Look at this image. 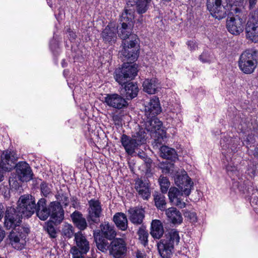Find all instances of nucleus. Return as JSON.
<instances>
[{
    "label": "nucleus",
    "mask_w": 258,
    "mask_h": 258,
    "mask_svg": "<svg viewBox=\"0 0 258 258\" xmlns=\"http://www.w3.org/2000/svg\"><path fill=\"white\" fill-rule=\"evenodd\" d=\"M258 63V51L254 48L245 50L240 55L238 66L244 74H250L256 69Z\"/></svg>",
    "instance_id": "423d86ee"
},
{
    "label": "nucleus",
    "mask_w": 258,
    "mask_h": 258,
    "mask_svg": "<svg viewBox=\"0 0 258 258\" xmlns=\"http://www.w3.org/2000/svg\"><path fill=\"white\" fill-rule=\"evenodd\" d=\"M134 12L133 10L126 9L124 10L120 19V23L123 25L122 31L124 30V27H126V29L128 31H130L131 27H133L134 26Z\"/></svg>",
    "instance_id": "b1692460"
},
{
    "label": "nucleus",
    "mask_w": 258,
    "mask_h": 258,
    "mask_svg": "<svg viewBox=\"0 0 258 258\" xmlns=\"http://www.w3.org/2000/svg\"><path fill=\"white\" fill-rule=\"evenodd\" d=\"M162 122L156 116L154 117L147 116V120L145 122V128L147 131L155 133L157 138L155 139V146L157 147L162 144V141L166 138V132L163 129Z\"/></svg>",
    "instance_id": "1a4fd4ad"
},
{
    "label": "nucleus",
    "mask_w": 258,
    "mask_h": 258,
    "mask_svg": "<svg viewBox=\"0 0 258 258\" xmlns=\"http://www.w3.org/2000/svg\"><path fill=\"white\" fill-rule=\"evenodd\" d=\"M3 167L11 170L16 167V171L19 179L23 182L28 181L32 179V171L26 162H20L16 164L17 157L13 151H6L1 156Z\"/></svg>",
    "instance_id": "f03ea898"
},
{
    "label": "nucleus",
    "mask_w": 258,
    "mask_h": 258,
    "mask_svg": "<svg viewBox=\"0 0 258 258\" xmlns=\"http://www.w3.org/2000/svg\"><path fill=\"white\" fill-rule=\"evenodd\" d=\"M9 195V191L8 193H7V192H6H6H5V196L6 197H7L8 196V195Z\"/></svg>",
    "instance_id": "e2e57ef3"
},
{
    "label": "nucleus",
    "mask_w": 258,
    "mask_h": 258,
    "mask_svg": "<svg viewBox=\"0 0 258 258\" xmlns=\"http://www.w3.org/2000/svg\"><path fill=\"white\" fill-rule=\"evenodd\" d=\"M132 40L122 41L123 49L120 52V57L123 61H126L128 63H132L136 61L139 56L138 49L136 47L137 43L138 36L132 35Z\"/></svg>",
    "instance_id": "9d476101"
},
{
    "label": "nucleus",
    "mask_w": 258,
    "mask_h": 258,
    "mask_svg": "<svg viewBox=\"0 0 258 258\" xmlns=\"http://www.w3.org/2000/svg\"><path fill=\"white\" fill-rule=\"evenodd\" d=\"M95 241L97 248L102 252H106L109 250L110 243L108 242V239L101 236L100 232H94L93 233Z\"/></svg>",
    "instance_id": "bb28decb"
},
{
    "label": "nucleus",
    "mask_w": 258,
    "mask_h": 258,
    "mask_svg": "<svg viewBox=\"0 0 258 258\" xmlns=\"http://www.w3.org/2000/svg\"><path fill=\"white\" fill-rule=\"evenodd\" d=\"M160 156L163 158L175 161L177 159V154L175 150L166 146H162L160 148Z\"/></svg>",
    "instance_id": "c756f323"
},
{
    "label": "nucleus",
    "mask_w": 258,
    "mask_h": 258,
    "mask_svg": "<svg viewBox=\"0 0 258 258\" xmlns=\"http://www.w3.org/2000/svg\"><path fill=\"white\" fill-rule=\"evenodd\" d=\"M102 37L105 42H114L116 38V29L107 25L102 31Z\"/></svg>",
    "instance_id": "473e14b6"
},
{
    "label": "nucleus",
    "mask_w": 258,
    "mask_h": 258,
    "mask_svg": "<svg viewBox=\"0 0 258 258\" xmlns=\"http://www.w3.org/2000/svg\"><path fill=\"white\" fill-rule=\"evenodd\" d=\"M162 193H166L170 186V182L166 177L160 176L158 180Z\"/></svg>",
    "instance_id": "4c0bfd02"
},
{
    "label": "nucleus",
    "mask_w": 258,
    "mask_h": 258,
    "mask_svg": "<svg viewBox=\"0 0 258 258\" xmlns=\"http://www.w3.org/2000/svg\"><path fill=\"white\" fill-rule=\"evenodd\" d=\"M223 141H220V144H221V145H222V144H223Z\"/></svg>",
    "instance_id": "69168bd1"
},
{
    "label": "nucleus",
    "mask_w": 258,
    "mask_h": 258,
    "mask_svg": "<svg viewBox=\"0 0 258 258\" xmlns=\"http://www.w3.org/2000/svg\"><path fill=\"white\" fill-rule=\"evenodd\" d=\"M46 230L51 238H54L56 237V230L51 223H48Z\"/></svg>",
    "instance_id": "c03bdc74"
},
{
    "label": "nucleus",
    "mask_w": 258,
    "mask_h": 258,
    "mask_svg": "<svg viewBox=\"0 0 258 258\" xmlns=\"http://www.w3.org/2000/svg\"><path fill=\"white\" fill-rule=\"evenodd\" d=\"M138 235L141 243L145 246L147 245L149 235L148 232L144 228H140L138 231Z\"/></svg>",
    "instance_id": "58836bf2"
},
{
    "label": "nucleus",
    "mask_w": 258,
    "mask_h": 258,
    "mask_svg": "<svg viewBox=\"0 0 258 258\" xmlns=\"http://www.w3.org/2000/svg\"><path fill=\"white\" fill-rule=\"evenodd\" d=\"M120 142L127 154L133 155L136 149L139 148L138 144L132 137L123 134L120 139Z\"/></svg>",
    "instance_id": "4be33fe9"
},
{
    "label": "nucleus",
    "mask_w": 258,
    "mask_h": 258,
    "mask_svg": "<svg viewBox=\"0 0 258 258\" xmlns=\"http://www.w3.org/2000/svg\"><path fill=\"white\" fill-rule=\"evenodd\" d=\"M35 197L30 194H25L20 197L17 208L24 215V217H30L36 212Z\"/></svg>",
    "instance_id": "9b49d317"
},
{
    "label": "nucleus",
    "mask_w": 258,
    "mask_h": 258,
    "mask_svg": "<svg viewBox=\"0 0 258 258\" xmlns=\"http://www.w3.org/2000/svg\"><path fill=\"white\" fill-rule=\"evenodd\" d=\"M141 158H145L146 157L143 156V155H139Z\"/></svg>",
    "instance_id": "0e129e2a"
},
{
    "label": "nucleus",
    "mask_w": 258,
    "mask_h": 258,
    "mask_svg": "<svg viewBox=\"0 0 258 258\" xmlns=\"http://www.w3.org/2000/svg\"><path fill=\"white\" fill-rule=\"evenodd\" d=\"M62 236L65 238H70L75 236L74 229L71 224L65 225L62 229Z\"/></svg>",
    "instance_id": "ea45409f"
},
{
    "label": "nucleus",
    "mask_w": 258,
    "mask_h": 258,
    "mask_svg": "<svg viewBox=\"0 0 258 258\" xmlns=\"http://www.w3.org/2000/svg\"><path fill=\"white\" fill-rule=\"evenodd\" d=\"M123 25L121 24V27L118 31V36L123 40L122 41H128V42H130V40H133L132 35L136 34L132 33L133 27H131V30L129 31L126 29V27H124V30L122 31L123 28Z\"/></svg>",
    "instance_id": "f704fd0d"
},
{
    "label": "nucleus",
    "mask_w": 258,
    "mask_h": 258,
    "mask_svg": "<svg viewBox=\"0 0 258 258\" xmlns=\"http://www.w3.org/2000/svg\"><path fill=\"white\" fill-rule=\"evenodd\" d=\"M52 186L51 184L43 181L40 184L41 194L45 197H47L52 193Z\"/></svg>",
    "instance_id": "e433bc0d"
},
{
    "label": "nucleus",
    "mask_w": 258,
    "mask_h": 258,
    "mask_svg": "<svg viewBox=\"0 0 258 258\" xmlns=\"http://www.w3.org/2000/svg\"><path fill=\"white\" fill-rule=\"evenodd\" d=\"M130 63H124L121 68L115 71L114 78L120 85L124 84L133 79L137 75L138 69L136 65Z\"/></svg>",
    "instance_id": "f8f14e48"
},
{
    "label": "nucleus",
    "mask_w": 258,
    "mask_h": 258,
    "mask_svg": "<svg viewBox=\"0 0 258 258\" xmlns=\"http://www.w3.org/2000/svg\"><path fill=\"white\" fill-rule=\"evenodd\" d=\"M227 172L230 176L237 175L238 174V170L235 166L228 164L226 167Z\"/></svg>",
    "instance_id": "a18cd8bd"
},
{
    "label": "nucleus",
    "mask_w": 258,
    "mask_h": 258,
    "mask_svg": "<svg viewBox=\"0 0 258 258\" xmlns=\"http://www.w3.org/2000/svg\"><path fill=\"white\" fill-rule=\"evenodd\" d=\"M166 215L173 224H180L182 221V217L180 212L174 207H171L165 211Z\"/></svg>",
    "instance_id": "2f4dec72"
},
{
    "label": "nucleus",
    "mask_w": 258,
    "mask_h": 258,
    "mask_svg": "<svg viewBox=\"0 0 258 258\" xmlns=\"http://www.w3.org/2000/svg\"><path fill=\"white\" fill-rule=\"evenodd\" d=\"M146 135L145 131L143 129H141L133 135L132 138L136 141V142L138 144V146L140 147L146 142Z\"/></svg>",
    "instance_id": "c9c22d12"
},
{
    "label": "nucleus",
    "mask_w": 258,
    "mask_h": 258,
    "mask_svg": "<svg viewBox=\"0 0 258 258\" xmlns=\"http://www.w3.org/2000/svg\"><path fill=\"white\" fill-rule=\"evenodd\" d=\"M71 218L74 225L80 231H83L87 227L86 219L81 212L78 211H74L71 214Z\"/></svg>",
    "instance_id": "5701e85b"
},
{
    "label": "nucleus",
    "mask_w": 258,
    "mask_h": 258,
    "mask_svg": "<svg viewBox=\"0 0 258 258\" xmlns=\"http://www.w3.org/2000/svg\"><path fill=\"white\" fill-rule=\"evenodd\" d=\"M161 112L160 101L158 98L154 96L145 103V115L149 117L157 116Z\"/></svg>",
    "instance_id": "6ab92c4d"
},
{
    "label": "nucleus",
    "mask_w": 258,
    "mask_h": 258,
    "mask_svg": "<svg viewBox=\"0 0 258 258\" xmlns=\"http://www.w3.org/2000/svg\"><path fill=\"white\" fill-rule=\"evenodd\" d=\"M251 183L250 181L248 180H244L243 181V183L238 182V188L239 191L242 192L243 193H245L249 189V185Z\"/></svg>",
    "instance_id": "79ce46f5"
},
{
    "label": "nucleus",
    "mask_w": 258,
    "mask_h": 258,
    "mask_svg": "<svg viewBox=\"0 0 258 258\" xmlns=\"http://www.w3.org/2000/svg\"><path fill=\"white\" fill-rule=\"evenodd\" d=\"M129 219L135 225H141L145 218V211L142 208L134 207L128 210Z\"/></svg>",
    "instance_id": "412c9836"
},
{
    "label": "nucleus",
    "mask_w": 258,
    "mask_h": 258,
    "mask_svg": "<svg viewBox=\"0 0 258 258\" xmlns=\"http://www.w3.org/2000/svg\"><path fill=\"white\" fill-rule=\"evenodd\" d=\"M230 2L232 6L244 9L243 5L246 0H230Z\"/></svg>",
    "instance_id": "49530a36"
},
{
    "label": "nucleus",
    "mask_w": 258,
    "mask_h": 258,
    "mask_svg": "<svg viewBox=\"0 0 258 258\" xmlns=\"http://www.w3.org/2000/svg\"><path fill=\"white\" fill-rule=\"evenodd\" d=\"M60 197V198L56 197V199L57 200L60 201L62 204H63L65 206H67L69 204V199L68 197H67L64 195H61V196H58Z\"/></svg>",
    "instance_id": "de8ad7c7"
},
{
    "label": "nucleus",
    "mask_w": 258,
    "mask_h": 258,
    "mask_svg": "<svg viewBox=\"0 0 258 258\" xmlns=\"http://www.w3.org/2000/svg\"><path fill=\"white\" fill-rule=\"evenodd\" d=\"M175 183L180 190L176 187H171L168 192L169 201L178 208H184L186 206V204L183 201L181 197L183 195L187 197L190 194L191 189L193 187V182L185 173L176 176Z\"/></svg>",
    "instance_id": "f257e3e1"
},
{
    "label": "nucleus",
    "mask_w": 258,
    "mask_h": 258,
    "mask_svg": "<svg viewBox=\"0 0 258 258\" xmlns=\"http://www.w3.org/2000/svg\"><path fill=\"white\" fill-rule=\"evenodd\" d=\"M23 217L24 215L17 207H8L5 212L4 225L8 229L21 226Z\"/></svg>",
    "instance_id": "4468645a"
},
{
    "label": "nucleus",
    "mask_w": 258,
    "mask_h": 258,
    "mask_svg": "<svg viewBox=\"0 0 258 258\" xmlns=\"http://www.w3.org/2000/svg\"><path fill=\"white\" fill-rule=\"evenodd\" d=\"M162 223L159 220H154L151 225L150 234L154 239H159L164 234Z\"/></svg>",
    "instance_id": "a878e982"
},
{
    "label": "nucleus",
    "mask_w": 258,
    "mask_h": 258,
    "mask_svg": "<svg viewBox=\"0 0 258 258\" xmlns=\"http://www.w3.org/2000/svg\"><path fill=\"white\" fill-rule=\"evenodd\" d=\"M4 207L2 204H0V211H2ZM3 212L0 211V220L2 218L3 215L2 214Z\"/></svg>",
    "instance_id": "680f3d73"
},
{
    "label": "nucleus",
    "mask_w": 258,
    "mask_h": 258,
    "mask_svg": "<svg viewBox=\"0 0 258 258\" xmlns=\"http://www.w3.org/2000/svg\"><path fill=\"white\" fill-rule=\"evenodd\" d=\"M100 233L101 236L104 237L108 240L114 239L116 235L114 227L111 225L109 222L104 221L100 224Z\"/></svg>",
    "instance_id": "393cba45"
},
{
    "label": "nucleus",
    "mask_w": 258,
    "mask_h": 258,
    "mask_svg": "<svg viewBox=\"0 0 258 258\" xmlns=\"http://www.w3.org/2000/svg\"><path fill=\"white\" fill-rule=\"evenodd\" d=\"M76 245L71 249L73 258H79L84 256L90 249L89 242L81 231L75 233Z\"/></svg>",
    "instance_id": "ddd939ff"
},
{
    "label": "nucleus",
    "mask_w": 258,
    "mask_h": 258,
    "mask_svg": "<svg viewBox=\"0 0 258 258\" xmlns=\"http://www.w3.org/2000/svg\"><path fill=\"white\" fill-rule=\"evenodd\" d=\"M14 229L9 236L10 243L15 249L21 250L26 245V239L30 232L29 227L27 225H22Z\"/></svg>",
    "instance_id": "6e6552de"
},
{
    "label": "nucleus",
    "mask_w": 258,
    "mask_h": 258,
    "mask_svg": "<svg viewBox=\"0 0 258 258\" xmlns=\"http://www.w3.org/2000/svg\"><path fill=\"white\" fill-rule=\"evenodd\" d=\"M113 221L119 229L124 231L127 228V219L124 213L121 212L115 213L113 217Z\"/></svg>",
    "instance_id": "c85d7f7f"
},
{
    "label": "nucleus",
    "mask_w": 258,
    "mask_h": 258,
    "mask_svg": "<svg viewBox=\"0 0 258 258\" xmlns=\"http://www.w3.org/2000/svg\"><path fill=\"white\" fill-rule=\"evenodd\" d=\"M200 60L205 63L208 61V59L207 58L206 54L204 52L202 53L199 56Z\"/></svg>",
    "instance_id": "6e6d98bb"
},
{
    "label": "nucleus",
    "mask_w": 258,
    "mask_h": 258,
    "mask_svg": "<svg viewBox=\"0 0 258 258\" xmlns=\"http://www.w3.org/2000/svg\"><path fill=\"white\" fill-rule=\"evenodd\" d=\"M137 258H148V256L144 251L138 250L136 252Z\"/></svg>",
    "instance_id": "603ef678"
},
{
    "label": "nucleus",
    "mask_w": 258,
    "mask_h": 258,
    "mask_svg": "<svg viewBox=\"0 0 258 258\" xmlns=\"http://www.w3.org/2000/svg\"><path fill=\"white\" fill-rule=\"evenodd\" d=\"M104 102L109 107L118 109H122L128 105L125 99L116 93L106 94L104 97Z\"/></svg>",
    "instance_id": "f3484780"
},
{
    "label": "nucleus",
    "mask_w": 258,
    "mask_h": 258,
    "mask_svg": "<svg viewBox=\"0 0 258 258\" xmlns=\"http://www.w3.org/2000/svg\"><path fill=\"white\" fill-rule=\"evenodd\" d=\"M5 235V231L0 227V242L3 240Z\"/></svg>",
    "instance_id": "13d9d810"
},
{
    "label": "nucleus",
    "mask_w": 258,
    "mask_h": 258,
    "mask_svg": "<svg viewBox=\"0 0 258 258\" xmlns=\"http://www.w3.org/2000/svg\"><path fill=\"white\" fill-rule=\"evenodd\" d=\"M72 204L74 208H78L80 206V203L76 197H73L72 199Z\"/></svg>",
    "instance_id": "3c124183"
},
{
    "label": "nucleus",
    "mask_w": 258,
    "mask_h": 258,
    "mask_svg": "<svg viewBox=\"0 0 258 258\" xmlns=\"http://www.w3.org/2000/svg\"><path fill=\"white\" fill-rule=\"evenodd\" d=\"M185 218L189 220L191 222H196L197 217L196 213L189 211H185L183 213Z\"/></svg>",
    "instance_id": "37998d69"
},
{
    "label": "nucleus",
    "mask_w": 258,
    "mask_h": 258,
    "mask_svg": "<svg viewBox=\"0 0 258 258\" xmlns=\"http://www.w3.org/2000/svg\"><path fill=\"white\" fill-rule=\"evenodd\" d=\"M143 87L146 92L150 94H154L156 93L159 88V84L156 78L147 79L144 81Z\"/></svg>",
    "instance_id": "cd10ccee"
},
{
    "label": "nucleus",
    "mask_w": 258,
    "mask_h": 258,
    "mask_svg": "<svg viewBox=\"0 0 258 258\" xmlns=\"http://www.w3.org/2000/svg\"><path fill=\"white\" fill-rule=\"evenodd\" d=\"M135 188L139 196L144 200H148L151 197V189L149 180L138 178L135 181Z\"/></svg>",
    "instance_id": "aec40b11"
},
{
    "label": "nucleus",
    "mask_w": 258,
    "mask_h": 258,
    "mask_svg": "<svg viewBox=\"0 0 258 258\" xmlns=\"http://www.w3.org/2000/svg\"><path fill=\"white\" fill-rule=\"evenodd\" d=\"M139 92V88L137 83H128L124 88V95L126 99H132L136 97Z\"/></svg>",
    "instance_id": "7c9ffc66"
},
{
    "label": "nucleus",
    "mask_w": 258,
    "mask_h": 258,
    "mask_svg": "<svg viewBox=\"0 0 258 258\" xmlns=\"http://www.w3.org/2000/svg\"><path fill=\"white\" fill-rule=\"evenodd\" d=\"M246 20V11L240 8L234 6L228 13L226 27L228 31L232 34L238 35L244 29Z\"/></svg>",
    "instance_id": "20e7f679"
},
{
    "label": "nucleus",
    "mask_w": 258,
    "mask_h": 258,
    "mask_svg": "<svg viewBox=\"0 0 258 258\" xmlns=\"http://www.w3.org/2000/svg\"><path fill=\"white\" fill-rule=\"evenodd\" d=\"M253 155L255 158L258 159V148H255L253 151Z\"/></svg>",
    "instance_id": "bf43d9fd"
},
{
    "label": "nucleus",
    "mask_w": 258,
    "mask_h": 258,
    "mask_svg": "<svg viewBox=\"0 0 258 258\" xmlns=\"http://www.w3.org/2000/svg\"><path fill=\"white\" fill-rule=\"evenodd\" d=\"M47 201L41 198L38 201L35 213L39 219L46 220L49 217L55 222L60 223L63 219L64 211L59 202H52L48 206Z\"/></svg>",
    "instance_id": "7ed1b4c3"
},
{
    "label": "nucleus",
    "mask_w": 258,
    "mask_h": 258,
    "mask_svg": "<svg viewBox=\"0 0 258 258\" xmlns=\"http://www.w3.org/2000/svg\"><path fill=\"white\" fill-rule=\"evenodd\" d=\"M4 176L2 170L0 169V182L4 180Z\"/></svg>",
    "instance_id": "052dcab7"
},
{
    "label": "nucleus",
    "mask_w": 258,
    "mask_h": 258,
    "mask_svg": "<svg viewBox=\"0 0 258 258\" xmlns=\"http://www.w3.org/2000/svg\"><path fill=\"white\" fill-rule=\"evenodd\" d=\"M160 167L164 173H169L171 171H173L174 168V164L169 162H163L160 163Z\"/></svg>",
    "instance_id": "a19ab883"
},
{
    "label": "nucleus",
    "mask_w": 258,
    "mask_h": 258,
    "mask_svg": "<svg viewBox=\"0 0 258 258\" xmlns=\"http://www.w3.org/2000/svg\"><path fill=\"white\" fill-rule=\"evenodd\" d=\"M112 119L115 125H120L121 123V117L119 114H114L112 115Z\"/></svg>",
    "instance_id": "09e8293b"
},
{
    "label": "nucleus",
    "mask_w": 258,
    "mask_h": 258,
    "mask_svg": "<svg viewBox=\"0 0 258 258\" xmlns=\"http://www.w3.org/2000/svg\"><path fill=\"white\" fill-rule=\"evenodd\" d=\"M230 0H207V7L213 17L219 20L225 17L232 9Z\"/></svg>",
    "instance_id": "0eeeda50"
},
{
    "label": "nucleus",
    "mask_w": 258,
    "mask_h": 258,
    "mask_svg": "<svg viewBox=\"0 0 258 258\" xmlns=\"http://www.w3.org/2000/svg\"><path fill=\"white\" fill-rule=\"evenodd\" d=\"M186 44L187 45L188 48L190 50H196V48L198 46L196 42L191 40L187 41Z\"/></svg>",
    "instance_id": "8fccbe9b"
},
{
    "label": "nucleus",
    "mask_w": 258,
    "mask_h": 258,
    "mask_svg": "<svg viewBox=\"0 0 258 258\" xmlns=\"http://www.w3.org/2000/svg\"><path fill=\"white\" fill-rule=\"evenodd\" d=\"M180 240L178 232L175 229L170 230L164 238L157 243L158 252L162 258H170L174 252V248Z\"/></svg>",
    "instance_id": "39448f33"
},
{
    "label": "nucleus",
    "mask_w": 258,
    "mask_h": 258,
    "mask_svg": "<svg viewBox=\"0 0 258 258\" xmlns=\"http://www.w3.org/2000/svg\"><path fill=\"white\" fill-rule=\"evenodd\" d=\"M109 252L115 258L123 257L126 252V243L122 238L114 239L110 243Z\"/></svg>",
    "instance_id": "a211bd4d"
},
{
    "label": "nucleus",
    "mask_w": 258,
    "mask_h": 258,
    "mask_svg": "<svg viewBox=\"0 0 258 258\" xmlns=\"http://www.w3.org/2000/svg\"><path fill=\"white\" fill-rule=\"evenodd\" d=\"M163 193L156 192L153 195L155 205L157 209L164 211L166 209V202Z\"/></svg>",
    "instance_id": "72a5a7b5"
},
{
    "label": "nucleus",
    "mask_w": 258,
    "mask_h": 258,
    "mask_svg": "<svg viewBox=\"0 0 258 258\" xmlns=\"http://www.w3.org/2000/svg\"><path fill=\"white\" fill-rule=\"evenodd\" d=\"M67 31L69 34V35L70 36V40L75 39V38L76 37V33L74 31L71 30V29L70 28L68 29Z\"/></svg>",
    "instance_id": "5fc2aeb1"
},
{
    "label": "nucleus",
    "mask_w": 258,
    "mask_h": 258,
    "mask_svg": "<svg viewBox=\"0 0 258 258\" xmlns=\"http://www.w3.org/2000/svg\"><path fill=\"white\" fill-rule=\"evenodd\" d=\"M144 162L147 168H150L152 164V160L146 156V158L144 159Z\"/></svg>",
    "instance_id": "864d4df0"
},
{
    "label": "nucleus",
    "mask_w": 258,
    "mask_h": 258,
    "mask_svg": "<svg viewBox=\"0 0 258 258\" xmlns=\"http://www.w3.org/2000/svg\"><path fill=\"white\" fill-rule=\"evenodd\" d=\"M11 180H9V183H10V184H11Z\"/></svg>",
    "instance_id": "338daca9"
},
{
    "label": "nucleus",
    "mask_w": 258,
    "mask_h": 258,
    "mask_svg": "<svg viewBox=\"0 0 258 258\" xmlns=\"http://www.w3.org/2000/svg\"><path fill=\"white\" fill-rule=\"evenodd\" d=\"M246 37L253 42H258V10L250 14L245 27Z\"/></svg>",
    "instance_id": "2eb2a0df"
},
{
    "label": "nucleus",
    "mask_w": 258,
    "mask_h": 258,
    "mask_svg": "<svg viewBox=\"0 0 258 258\" xmlns=\"http://www.w3.org/2000/svg\"><path fill=\"white\" fill-rule=\"evenodd\" d=\"M248 1H249V8L252 9L256 5L257 0H248Z\"/></svg>",
    "instance_id": "4d7b16f0"
},
{
    "label": "nucleus",
    "mask_w": 258,
    "mask_h": 258,
    "mask_svg": "<svg viewBox=\"0 0 258 258\" xmlns=\"http://www.w3.org/2000/svg\"><path fill=\"white\" fill-rule=\"evenodd\" d=\"M88 221L92 223H98L103 211L101 202L98 200L92 199L88 201Z\"/></svg>",
    "instance_id": "dca6fc26"
}]
</instances>
